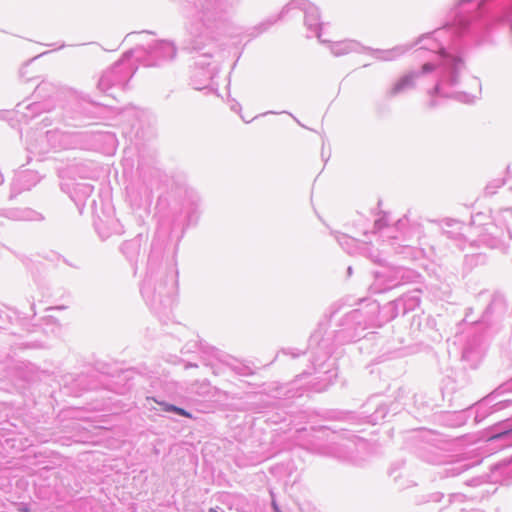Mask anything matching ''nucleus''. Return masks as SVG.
<instances>
[{
  "label": "nucleus",
  "mask_w": 512,
  "mask_h": 512,
  "mask_svg": "<svg viewBox=\"0 0 512 512\" xmlns=\"http://www.w3.org/2000/svg\"><path fill=\"white\" fill-rule=\"evenodd\" d=\"M412 84V78L411 77H403L401 78L392 88V94H397L400 91H402L404 88L410 86Z\"/></svg>",
  "instance_id": "f257e3e1"
},
{
  "label": "nucleus",
  "mask_w": 512,
  "mask_h": 512,
  "mask_svg": "<svg viewBox=\"0 0 512 512\" xmlns=\"http://www.w3.org/2000/svg\"><path fill=\"white\" fill-rule=\"evenodd\" d=\"M174 412L179 414V415H181V416L187 417V418H191L192 417L189 412H187L186 410H184L182 408H179V407H175Z\"/></svg>",
  "instance_id": "f03ea898"
},
{
  "label": "nucleus",
  "mask_w": 512,
  "mask_h": 512,
  "mask_svg": "<svg viewBox=\"0 0 512 512\" xmlns=\"http://www.w3.org/2000/svg\"><path fill=\"white\" fill-rule=\"evenodd\" d=\"M161 405L163 406V409L165 411H168V412H174V409L176 406L174 405H171V404H167V403H161Z\"/></svg>",
  "instance_id": "7ed1b4c3"
},
{
  "label": "nucleus",
  "mask_w": 512,
  "mask_h": 512,
  "mask_svg": "<svg viewBox=\"0 0 512 512\" xmlns=\"http://www.w3.org/2000/svg\"><path fill=\"white\" fill-rule=\"evenodd\" d=\"M22 511L23 512H30L28 508H24Z\"/></svg>",
  "instance_id": "20e7f679"
},
{
  "label": "nucleus",
  "mask_w": 512,
  "mask_h": 512,
  "mask_svg": "<svg viewBox=\"0 0 512 512\" xmlns=\"http://www.w3.org/2000/svg\"><path fill=\"white\" fill-rule=\"evenodd\" d=\"M209 512H217V510H215V509L211 508V509L209 510Z\"/></svg>",
  "instance_id": "39448f33"
}]
</instances>
